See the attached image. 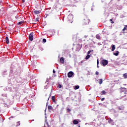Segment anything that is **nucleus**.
Listing matches in <instances>:
<instances>
[{"mask_svg":"<svg viewBox=\"0 0 127 127\" xmlns=\"http://www.w3.org/2000/svg\"><path fill=\"white\" fill-rule=\"evenodd\" d=\"M86 40L84 39V38L80 39L78 40V42L80 44H78L76 46V51H80L81 50V49L82 48V45H85L86 44Z\"/></svg>","mask_w":127,"mask_h":127,"instance_id":"nucleus-1","label":"nucleus"},{"mask_svg":"<svg viewBox=\"0 0 127 127\" xmlns=\"http://www.w3.org/2000/svg\"><path fill=\"white\" fill-rule=\"evenodd\" d=\"M108 63L109 62L105 60H103L100 62L101 65H102L104 67H105V66H106V65H108Z\"/></svg>","mask_w":127,"mask_h":127,"instance_id":"nucleus-2","label":"nucleus"},{"mask_svg":"<svg viewBox=\"0 0 127 127\" xmlns=\"http://www.w3.org/2000/svg\"><path fill=\"white\" fill-rule=\"evenodd\" d=\"M83 21L84 24H88V23H90V20L87 17H86L85 18L83 19Z\"/></svg>","mask_w":127,"mask_h":127,"instance_id":"nucleus-3","label":"nucleus"},{"mask_svg":"<svg viewBox=\"0 0 127 127\" xmlns=\"http://www.w3.org/2000/svg\"><path fill=\"white\" fill-rule=\"evenodd\" d=\"M67 19L68 20L71 22L73 20V15L72 14H69L67 16Z\"/></svg>","mask_w":127,"mask_h":127,"instance_id":"nucleus-4","label":"nucleus"},{"mask_svg":"<svg viewBox=\"0 0 127 127\" xmlns=\"http://www.w3.org/2000/svg\"><path fill=\"white\" fill-rule=\"evenodd\" d=\"M118 111H124V110H125V106H124V105L119 106L118 107Z\"/></svg>","mask_w":127,"mask_h":127,"instance_id":"nucleus-5","label":"nucleus"},{"mask_svg":"<svg viewBox=\"0 0 127 127\" xmlns=\"http://www.w3.org/2000/svg\"><path fill=\"white\" fill-rule=\"evenodd\" d=\"M121 93H124V94H127V88L125 87L121 88Z\"/></svg>","mask_w":127,"mask_h":127,"instance_id":"nucleus-6","label":"nucleus"},{"mask_svg":"<svg viewBox=\"0 0 127 127\" xmlns=\"http://www.w3.org/2000/svg\"><path fill=\"white\" fill-rule=\"evenodd\" d=\"M73 73L72 72V71H69L67 73V77L68 78H71V77H72V76H73Z\"/></svg>","mask_w":127,"mask_h":127,"instance_id":"nucleus-7","label":"nucleus"},{"mask_svg":"<svg viewBox=\"0 0 127 127\" xmlns=\"http://www.w3.org/2000/svg\"><path fill=\"white\" fill-rule=\"evenodd\" d=\"M29 38L30 41H32V40H33V34L32 33L30 34Z\"/></svg>","mask_w":127,"mask_h":127,"instance_id":"nucleus-8","label":"nucleus"},{"mask_svg":"<svg viewBox=\"0 0 127 127\" xmlns=\"http://www.w3.org/2000/svg\"><path fill=\"white\" fill-rule=\"evenodd\" d=\"M34 13H35V14H39V13H40L41 12V10H34Z\"/></svg>","mask_w":127,"mask_h":127,"instance_id":"nucleus-9","label":"nucleus"},{"mask_svg":"<svg viewBox=\"0 0 127 127\" xmlns=\"http://www.w3.org/2000/svg\"><path fill=\"white\" fill-rule=\"evenodd\" d=\"M45 127H50V126H49V124H48V122H47V120H46L45 121Z\"/></svg>","mask_w":127,"mask_h":127,"instance_id":"nucleus-10","label":"nucleus"},{"mask_svg":"<svg viewBox=\"0 0 127 127\" xmlns=\"http://www.w3.org/2000/svg\"><path fill=\"white\" fill-rule=\"evenodd\" d=\"M60 63H62V64H64V58L62 57L60 59Z\"/></svg>","mask_w":127,"mask_h":127,"instance_id":"nucleus-11","label":"nucleus"},{"mask_svg":"<svg viewBox=\"0 0 127 127\" xmlns=\"http://www.w3.org/2000/svg\"><path fill=\"white\" fill-rule=\"evenodd\" d=\"M52 100L53 101V103H56V99H55V96H53L52 97Z\"/></svg>","mask_w":127,"mask_h":127,"instance_id":"nucleus-12","label":"nucleus"},{"mask_svg":"<svg viewBox=\"0 0 127 127\" xmlns=\"http://www.w3.org/2000/svg\"><path fill=\"white\" fill-rule=\"evenodd\" d=\"M5 41H6V43L7 44H8V43H9V40L8 39V37H5Z\"/></svg>","mask_w":127,"mask_h":127,"instance_id":"nucleus-13","label":"nucleus"},{"mask_svg":"<svg viewBox=\"0 0 127 127\" xmlns=\"http://www.w3.org/2000/svg\"><path fill=\"white\" fill-rule=\"evenodd\" d=\"M122 30L123 31V33H125V30L127 31V25H125V26L124 27V28H123V29Z\"/></svg>","mask_w":127,"mask_h":127,"instance_id":"nucleus-14","label":"nucleus"},{"mask_svg":"<svg viewBox=\"0 0 127 127\" xmlns=\"http://www.w3.org/2000/svg\"><path fill=\"white\" fill-rule=\"evenodd\" d=\"M78 123L79 122L77 120H73V125H78Z\"/></svg>","mask_w":127,"mask_h":127,"instance_id":"nucleus-15","label":"nucleus"},{"mask_svg":"<svg viewBox=\"0 0 127 127\" xmlns=\"http://www.w3.org/2000/svg\"><path fill=\"white\" fill-rule=\"evenodd\" d=\"M112 51H115V49H116V46H115V45H113L112 46Z\"/></svg>","mask_w":127,"mask_h":127,"instance_id":"nucleus-16","label":"nucleus"},{"mask_svg":"<svg viewBox=\"0 0 127 127\" xmlns=\"http://www.w3.org/2000/svg\"><path fill=\"white\" fill-rule=\"evenodd\" d=\"M48 109L49 110L52 111V110H53V107H52L51 106H49L48 107Z\"/></svg>","mask_w":127,"mask_h":127,"instance_id":"nucleus-17","label":"nucleus"},{"mask_svg":"<svg viewBox=\"0 0 127 127\" xmlns=\"http://www.w3.org/2000/svg\"><path fill=\"white\" fill-rule=\"evenodd\" d=\"M119 53H120V52L119 51H117L116 53H114L113 54L114 55H115V56H118V55H119Z\"/></svg>","mask_w":127,"mask_h":127,"instance_id":"nucleus-18","label":"nucleus"},{"mask_svg":"<svg viewBox=\"0 0 127 127\" xmlns=\"http://www.w3.org/2000/svg\"><path fill=\"white\" fill-rule=\"evenodd\" d=\"M123 77L124 79H127V73H124L123 74Z\"/></svg>","mask_w":127,"mask_h":127,"instance_id":"nucleus-19","label":"nucleus"},{"mask_svg":"<svg viewBox=\"0 0 127 127\" xmlns=\"http://www.w3.org/2000/svg\"><path fill=\"white\" fill-rule=\"evenodd\" d=\"M80 88V86L79 85H76L75 87H74V89L75 90H78V89H79Z\"/></svg>","mask_w":127,"mask_h":127,"instance_id":"nucleus-20","label":"nucleus"},{"mask_svg":"<svg viewBox=\"0 0 127 127\" xmlns=\"http://www.w3.org/2000/svg\"><path fill=\"white\" fill-rule=\"evenodd\" d=\"M97 39H101V36L100 35H97L96 36Z\"/></svg>","mask_w":127,"mask_h":127,"instance_id":"nucleus-21","label":"nucleus"},{"mask_svg":"<svg viewBox=\"0 0 127 127\" xmlns=\"http://www.w3.org/2000/svg\"><path fill=\"white\" fill-rule=\"evenodd\" d=\"M90 57H91V56H90V55H87L85 58L86 60H88Z\"/></svg>","mask_w":127,"mask_h":127,"instance_id":"nucleus-22","label":"nucleus"},{"mask_svg":"<svg viewBox=\"0 0 127 127\" xmlns=\"http://www.w3.org/2000/svg\"><path fill=\"white\" fill-rule=\"evenodd\" d=\"M34 21H39V17H37L36 19H34Z\"/></svg>","mask_w":127,"mask_h":127,"instance_id":"nucleus-23","label":"nucleus"},{"mask_svg":"<svg viewBox=\"0 0 127 127\" xmlns=\"http://www.w3.org/2000/svg\"><path fill=\"white\" fill-rule=\"evenodd\" d=\"M97 68H100V66H99V59L97 60Z\"/></svg>","mask_w":127,"mask_h":127,"instance_id":"nucleus-24","label":"nucleus"},{"mask_svg":"<svg viewBox=\"0 0 127 127\" xmlns=\"http://www.w3.org/2000/svg\"><path fill=\"white\" fill-rule=\"evenodd\" d=\"M101 95H106V91H105V90L102 91Z\"/></svg>","mask_w":127,"mask_h":127,"instance_id":"nucleus-25","label":"nucleus"},{"mask_svg":"<svg viewBox=\"0 0 127 127\" xmlns=\"http://www.w3.org/2000/svg\"><path fill=\"white\" fill-rule=\"evenodd\" d=\"M99 84H103V79H100L99 81Z\"/></svg>","mask_w":127,"mask_h":127,"instance_id":"nucleus-26","label":"nucleus"},{"mask_svg":"<svg viewBox=\"0 0 127 127\" xmlns=\"http://www.w3.org/2000/svg\"><path fill=\"white\" fill-rule=\"evenodd\" d=\"M114 122V120L110 119L108 121V122L109 124H111V123H113Z\"/></svg>","mask_w":127,"mask_h":127,"instance_id":"nucleus-27","label":"nucleus"},{"mask_svg":"<svg viewBox=\"0 0 127 127\" xmlns=\"http://www.w3.org/2000/svg\"><path fill=\"white\" fill-rule=\"evenodd\" d=\"M23 22H24V21H22L19 22L18 24L20 25V24H22V23H23Z\"/></svg>","mask_w":127,"mask_h":127,"instance_id":"nucleus-28","label":"nucleus"},{"mask_svg":"<svg viewBox=\"0 0 127 127\" xmlns=\"http://www.w3.org/2000/svg\"><path fill=\"white\" fill-rule=\"evenodd\" d=\"M43 42H44V43H45L46 42V39H43Z\"/></svg>","mask_w":127,"mask_h":127,"instance_id":"nucleus-29","label":"nucleus"},{"mask_svg":"<svg viewBox=\"0 0 127 127\" xmlns=\"http://www.w3.org/2000/svg\"><path fill=\"white\" fill-rule=\"evenodd\" d=\"M67 112H68L69 113H70V112H71V109H69V108H67Z\"/></svg>","mask_w":127,"mask_h":127,"instance_id":"nucleus-30","label":"nucleus"},{"mask_svg":"<svg viewBox=\"0 0 127 127\" xmlns=\"http://www.w3.org/2000/svg\"><path fill=\"white\" fill-rule=\"evenodd\" d=\"M58 87L59 88H62V85H61V84H59L58 85Z\"/></svg>","mask_w":127,"mask_h":127,"instance_id":"nucleus-31","label":"nucleus"},{"mask_svg":"<svg viewBox=\"0 0 127 127\" xmlns=\"http://www.w3.org/2000/svg\"><path fill=\"white\" fill-rule=\"evenodd\" d=\"M92 52V51H89L88 52H87V54H88V55H89V54H90V53Z\"/></svg>","mask_w":127,"mask_h":127,"instance_id":"nucleus-32","label":"nucleus"},{"mask_svg":"<svg viewBox=\"0 0 127 127\" xmlns=\"http://www.w3.org/2000/svg\"><path fill=\"white\" fill-rule=\"evenodd\" d=\"M99 74V72L96 71L95 72V75H98Z\"/></svg>","mask_w":127,"mask_h":127,"instance_id":"nucleus-33","label":"nucleus"},{"mask_svg":"<svg viewBox=\"0 0 127 127\" xmlns=\"http://www.w3.org/2000/svg\"><path fill=\"white\" fill-rule=\"evenodd\" d=\"M22 2L23 3H24V2H25V0H22Z\"/></svg>","mask_w":127,"mask_h":127,"instance_id":"nucleus-34","label":"nucleus"},{"mask_svg":"<svg viewBox=\"0 0 127 127\" xmlns=\"http://www.w3.org/2000/svg\"><path fill=\"white\" fill-rule=\"evenodd\" d=\"M101 101H105V98H102L101 99Z\"/></svg>","mask_w":127,"mask_h":127,"instance_id":"nucleus-35","label":"nucleus"},{"mask_svg":"<svg viewBox=\"0 0 127 127\" xmlns=\"http://www.w3.org/2000/svg\"><path fill=\"white\" fill-rule=\"evenodd\" d=\"M48 101H49V98H50V96H48Z\"/></svg>","mask_w":127,"mask_h":127,"instance_id":"nucleus-36","label":"nucleus"},{"mask_svg":"<svg viewBox=\"0 0 127 127\" xmlns=\"http://www.w3.org/2000/svg\"><path fill=\"white\" fill-rule=\"evenodd\" d=\"M49 79L47 78L46 82H49Z\"/></svg>","mask_w":127,"mask_h":127,"instance_id":"nucleus-37","label":"nucleus"},{"mask_svg":"<svg viewBox=\"0 0 127 127\" xmlns=\"http://www.w3.org/2000/svg\"><path fill=\"white\" fill-rule=\"evenodd\" d=\"M55 72H56L55 70L54 69L53 71V73L54 74V73H55Z\"/></svg>","mask_w":127,"mask_h":127,"instance_id":"nucleus-38","label":"nucleus"},{"mask_svg":"<svg viewBox=\"0 0 127 127\" xmlns=\"http://www.w3.org/2000/svg\"><path fill=\"white\" fill-rule=\"evenodd\" d=\"M126 96H127V95H125V96H122V98H125V97H126Z\"/></svg>","mask_w":127,"mask_h":127,"instance_id":"nucleus-39","label":"nucleus"},{"mask_svg":"<svg viewBox=\"0 0 127 127\" xmlns=\"http://www.w3.org/2000/svg\"><path fill=\"white\" fill-rule=\"evenodd\" d=\"M110 21H113V19H111L110 20Z\"/></svg>","mask_w":127,"mask_h":127,"instance_id":"nucleus-40","label":"nucleus"},{"mask_svg":"<svg viewBox=\"0 0 127 127\" xmlns=\"http://www.w3.org/2000/svg\"><path fill=\"white\" fill-rule=\"evenodd\" d=\"M84 38H87V36H84Z\"/></svg>","mask_w":127,"mask_h":127,"instance_id":"nucleus-41","label":"nucleus"},{"mask_svg":"<svg viewBox=\"0 0 127 127\" xmlns=\"http://www.w3.org/2000/svg\"><path fill=\"white\" fill-rule=\"evenodd\" d=\"M114 22H114V21H112V23H114Z\"/></svg>","mask_w":127,"mask_h":127,"instance_id":"nucleus-42","label":"nucleus"},{"mask_svg":"<svg viewBox=\"0 0 127 127\" xmlns=\"http://www.w3.org/2000/svg\"><path fill=\"white\" fill-rule=\"evenodd\" d=\"M59 105H58L57 106V107H59Z\"/></svg>","mask_w":127,"mask_h":127,"instance_id":"nucleus-43","label":"nucleus"},{"mask_svg":"<svg viewBox=\"0 0 127 127\" xmlns=\"http://www.w3.org/2000/svg\"><path fill=\"white\" fill-rule=\"evenodd\" d=\"M78 127H81V126H78Z\"/></svg>","mask_w":127,"mask_h":127,"instance_id":"nucleus-44","label":"nucleus"},{"mask_svg":"<svg viewBox=\"0 0 127 127\" xmlns=\"http://www.w3.org/2000/svg\"><path fill=\"white\" fill-rule=\"evenodd\" d=\"M46 96V97H47V95H45Z\"/></svg>","mask_w":127,"mask_h":127,"instance_id":"nucleus-45","label":"nucleus"},{"mask_svg":"<svg viewBox=\"0 0 127 127\" xmlns=\"http://www.w3.org/2000/svg\"><path fill=\"white\" fill-rule=\"evenodd\" d=\"M49 79H51V77H50V78H49Z\"/></svg>","mask_w":127,"mask_h":127,"instance_id":"nucleus-46","label":"nucleus"},{"mask_svg":"<svg viewBox=\"0 0 127 127\" xmlns=\"http://www.w3.org/2000/svg\"><path fill=\"white\" fill-rule=\"evenodd\" d=\"M0 5H1V4H0Z\"/></svg>","mask_w":127,"mask_h":127,"instance_id":"nucleus-47","label":"nucleus"}]
</instances>
